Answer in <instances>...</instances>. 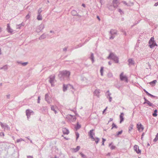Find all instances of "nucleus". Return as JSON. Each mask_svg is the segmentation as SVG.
Masks as SVG:
<instances>
[{
    "instance_id": "c9c22d12",
    "label": "nucleus",
    "mask_w": 158,
    "mask_h": 158,
    "mask_svg": "<svg viewBox=\"0 0 158 158\" xmlns=\"http://www.w3.org/2000/svg\"><path fill=\"white\" fill-rule=\"evenodd\" d=\"M112 127L111 128V129H113L114 127L115 128H117L118 127L114 123H113L112 124Z\"/></svg>"
},
{
    "instance_id": "79ce46f5",
    "label": "nucleus",
    "mask_w": 158,
    "mask_h": 158,
    "mask_svg": "<svg viewBox=\"0 0 158 158\" xmlns=\"http://www.w3.org/2000/svg\"><path fill=\"white\" fill-rule=\"evenodd\" d=\"M156 80H153V81H152V82H151L150 83V84L151 85H152V84L154 85V84H155V83H156Z\"/></svg>"
},
{
    "instance_id": "f03ea898",
    "label": "nucleus",
    "mask_w": 158,
    "mask_h": 158,
    "mask_svg": "<svg viewBox=\"0 0 158 158\" xmlns=\"http://www.w3.org/2000/svg\"><path fill=\"white\" fill-rule=\"evenodd\" d=\"M107 58L113 60L115 63H118L119 61L118 57L114 53L112 52L110 53Z\"/></svg>"
},
{
    "instance_id": "6ab92c4d",
    "label": "nucleus",
    "mask_w": 158,
    "mask_h": 158,
    "mask_svg": "<svg viewBox=\"0 0 158 158\" xmlns=\"http://www.w3.org/2000/svg\"><path fill=\"white\" fill-rule=\"evenodd\" d=\"M51 110L54 111L55 114H56L57 113V107L56 106H51Z\"/></svg>"
},
{
    "instance_id": "052dcab7",
    "label": "nucleus",
    "mask_w": 158,
    "mask_h": 158,
    "mask_svg": "<svg viewBox=\"0 0 158 158\" xmlns=\"http://www.w3.org/2000/svg\"><path fill=\"white\" fill-rule=\"evenodd\" d=\"M113 119L112 118H110V120L108 122V123H109L110 122L112 121L113 120Z\"/></svg>"
},
{
    "instance_id": "4c0bfd02",
    "label": "nucleus",
    "mask_w": 158,
    "mask_h": 158,
    "mask_svg": "<svg viewBox=\"0 0 158 158\" xmlns=\"http://www.w3.org/2000/svg\"><path fill=\"white\" fill-rule=\"evenodd\" d=\"M81 125L79 124L78 123L77 124V126L76 127V129H78L81 127Z\"/></svg>"
},
{
    "instance_id": "cd10ccee",
    "label": "nucleus",
    "mask_w": 158,
    "mask_h": 158,
    "mask_svg": "<svg viewBox=\"0 0 158 158\" xmlns=\"http://www.w3.org/2000/svg\"><path fill=\"white\" fill-rule=\"evenodd\" d=\"M112 143H110L109 145V146L110 147V148L111 149L113 150L115 149V146L112 145Z\"/></svg>"
},
{
    "instance_id": "ddd939ff",
    "label": "nucleus",
    "mask_w": 158,
    "mask_h": 158,
    "mask_svg": "<svg viewBox=\"0 0 158 158\" xmlns=\"http://www.w3.org/2000/svg\"><path fill=\"white\" fill-rule=\"evenodd\" d=\"M128 65L129 66L131 65H133L135 64V62L133 60L132 58L129 59L128 60Z\"/></svg>"
},
{
    "instance_id": "f3484780",
    "label": "nucleus",
    "mask_w": 158,
    "mask_h": 158,
    "mask_svg": "<svg viewBox=\"0 0 158 158\" xmlns=\"http://www.w3.org/2000/svg\"><path fill=\"white\" fill-rule=\"evenodd\" d=\"M100 90L99 89L95 90L94 92V95L97 96L98 97H99L100 93Z\"/></svg>"
},
{
    "instance_id": "37998d69",
    "label": "nucleus",
    "mask_w": 158,
    "mask_h": 158,
    "mask_svg": "<svg viewBox=\"0 0 158 158\" xmlns=\"http://www.w3.org/2000/svg\"><path fill=\"white\" fill-rule=\"evenodd\" d=\"M28 63V62H25L22 63V65L23 66H25Z\"/></svg>"
},
{
    "instance_id": "f8f14e48",
    "label": "nucleus",
    "mask_w": 158,
    "mask_h": 158,
    "mask_svg": "<svg viewBox=\"0 0 158 158\" xmlns=\"http://www.w3.org/2000/svg\"><path fill=\"white\" fill-rule=\"evenodd\" d=\"M45 99L48 103H51V98L49 96L48 94H46L45 95Z\"/></svg>"
},
{
    "instance_id": "de8ad7c7",
    "label": "nucleus",
    "mask_w": 158,
    "mask_h": 158,
    "mask_svg": "<svg viewBox=\"0 0 158 158\" xmlns=\"http://www.w3.org/2000/svg\"><path fill=\"white\" fill-rule=\"evenodd\" d=\"M68 49V47H65L63 48V51L64 52H66Z\"/></svg>"
},
{
    "instance_id": "7c9ffc66",
    "label": "nucleus",
    "mask_w": 158,
    "mask_h": 158,
    "mask_svg": "<svg viewBox=\"0 0 158 158\" xmlns=\"http://www.w3.org/2000/svg\"><path fill=\"white\" fill-rule=\"evenodd\" d=\"M46 36L47 35L45 34L44 33L40 36V38L41 39H44L46 38Z\"/></svg>"
},
{
    "instance_id": "a19ab883",
    "label": "nucleus",
    "mask_w": 158,
    "mask_h": 158,
    "mask_svg": "<svg viewBox=\"0 0 158 158\" xmlns=\"http://www.w3.org/2000/svg\"><path fill=\"white\" fill-rule=\"evenodd\" d=\"M82 46V45H81V44H79V45H77L76 46H75L74 48L73 49H76V48H77L81 47Z\"/></svg>"
},
{
    "instance_id": "20e7f679",
    "label": "nucleus",
    "mask_w": 158,
    "mask_h": 158,
    "mask_svg": "<svg viewBox=\"0 0 158 158\" xmlns=\"http://www.w3.org/2000/svg\"><path fill=\"white\" fill-rule=\"evenodd\" d=\"M55 76L54 75H51L49 77V81L50 83L51 84V85L52 86H54V81H55Z\"/></svg>"
},
{
    "instance_id": "e433bc0d",
    "label": "nucleus",
    "mask_w": 158,
    "mask_h": 158,
    "mask_svg": "<svg viewBox=\"0 0 158 158\" xmlns=\"http://www.w3.org/2000/svg\"><path fill=\"white\" fill-rule=\"evenodd\" d=\"M157 140H158V133L156 135V137L154 139V141L155 142L157 141Z\"/></svg>"
},
{
    "instance_id": "4d7b16f0",
    "label": "nucleus",
    "mask_w": 158,
    "mask_h": 158,
    "mask_svg": "<svg viewBox=\"0 0 158 158\" xmlns=\"http://www.w3.org/2000/svg\"><path fill=\"white\" fill-rule=\"evenodd\" d=\"M158 6V2L156 3L154 5V6Z\"/></svg>"
},
{
    "instance_id": "c03bdc74",
    "label": "nucleus",
    "mask_w": 158,
    "mask_h": 158,
    "mask_svg": "<svg viewBox=\"0 0 158 158\" xmlns=\"http://www.w3.org/2000/svg\"><path fill=\"white\" fill-rule=\"evenodd\" d=\"M50 32L51 33H52V34L51 35H50L49 37H52L51 36H52L54 34L55 32L54 31H50Z\"/></svg>"
},
{
    "instance_id": "39448f33",
    "label": "nucleus",
    "mask_w": 158,
    "mask_h": 158,
    "mask_svg": "<svg viewBox=\"0 0 158 158\" xmlns=\"http://www.w3.org/2000/svg\"><path fill=\"white\" fill-rule=\"evenodd\" d=\"M120 78L121 81H125L126 82H128V79L126 76L123 75V73L122 72L120 75Z\"/></svg>"
},
{
    "instance_id": "6e6d98bb",
    "label": "nucleus",
    "mask_w": 158,
    "mask_h": 158,
    "mask_svg": "<svg viewBox=\"0 0 158 158\" xmlns=\"http://www.w3.org/2000/svg\"><path fill=\"white\" fill-rule=\"evenodd\" d=\"M22 23H21L20 24H19L18 26V27H17L18 28H20V27H21V26L22 25Z\"/></svg>"
},
{
    "instance_id": "4be33fe9",
    "label": "nucleus",
    "mask_w": 158,
    "mask_h": 158,
    "mask_svg": "<svg viewBox=\"0 0 158 158\" xmlns=\"http://www.w3.org/2000/svg\"><path fill=\"white\" fill-rule=\"evenodd\" d=\"M144 91L149 96L151 97L152 98H155L156 97V96H154L150 94L145 89H143Z\"/></svg>"
},
{
    "instance_id": "0e129e2a",
    "label": "nucleus",
    "mask_w": 158,
    "mask_h": 158,
    "mask_svg": "<svg viewBox=\"0 0 158 158\" xmlns=\"http://www.w3.org/2000/svg\"><path fill=\"white\" fill-rule=\"evenodd\" d=\"M97 18L99 20V21L100 20V19L98 16H97Z\"/></svg>"
},
{
    "instance_id": "bb28decb",
    "label": "nucleus",
    "mask_w": 158,
    "mask_h": 158,
    "mask_svg": "<svg viewBox=\"0 0 158 158\" xmlns=\"http://www.w3.org/2000/svg\"><path fill=\"white\" fill-rule=\"evenodd\" d=\"M8 69V67L7 65H6L0 68V69H4V70H7Z\"/></svg>"
},
{
    "instance_id": "f257e3e1",
    "label": "nucleus",
    "mask_w": 158,
    "mask_h": 158,
    "mask_svg": "<svg viewBox=\"0 0 158 158\" xmlns=\"http://www.w3.org/2000/svg\"><path fill=\"white\" fill-rule=\"evenodd\" d=\"M70 73L69 71L64 70L60 71L58 74V77L61 81L68 80L69 79Z\"/></svg>"
},
{
    "instance_id": "58836bf2",
    "label": "nucleus",
    "mask_w": 158,
    "mask_h": 158,
    "mask_svg": "<svg viewBox=\"0 0 158 158\" xmlns=\"http://www.w3.org/2000/svg\"><path fill=\"white\" fill-rule=\"evenodd\" d=\"M103 67H101V69L100 70V72L101 73V76H102L103 75Z\"/></svg>"
},
{
    "instance_id": "0eeeda50",
    "label": "nucleus",
    "mask_w": 158,
    "mask_h": 158,
    "mask_svg": "<svg viewBox=\"0 0 158 158\" xmlns=\"http://www.w3.org/2000/svg\"><path fill=\"white\" fill-rule=\"evenodd\" d=\"M134 149L138 154L141 153V151L139 149V147L138 145H135L134 146Z\"/></svg>"
},
{
    "instance_id": "3c124183",
    "label": "nucleus",
    "mask_w": 158,
    "mask_h": 158,
    "mask_svg": "<svg viewBox=\"0 0 158 158\" xmlns=\"http://www.w3.org/2000/svg\"><path fill=\"white\" fill-rule=\"evenodd\" d=\"M30 17V16L29 14H27L26 16V18L27 19H28Z\"/></svg>"
},
{
    "instance_id": "393cba45",
    "label": "nucleus",
    "mask_w": 158,
    "mask_h": 158,
    "mask_svg": "<svg viewBox=\"0 0 158 158\" xmlns=\"http://www.w3.org/2000/svg\"><path fill=\"white\" fill-rule=\"evenodd\" d=\"M80 148V146H77L76 148H73V152H77L79 150Z\"/></svg>"
},
{
    "instance_id": "bf43d9fd",
    "label": "nucleus",
    "mask_w": 158,
    "mask_h": 158,
    "mask_svg": "<svg viewBox=\"0 0 158 158\" xmlns=\"http://www.w3.org/2000/svg\"><path fill=\"white\" fill-rule=\"evenodd\" d=\"M37 102L38 103H40V96L38 97Z\"/></svg>"
},
{
    "instance_id": "49530a36",
    "label": "nucleus",
    "mask_w": 158,
    "mask_h": 158,
    "mask_svg": "<svg viewBox=\"0 0 158 158\" xmlns=\"http://www.w3.org/2000/svg\"><path fill=\"white\" fill-rule=\"evenodd\" d=\"M76 139L77 140L79 136V134L78 132L76 133Z\"/></svg>"
},
{
    "instance_id": "69168bd1",
    "label": "nucleus",
    "mask_w": 158,
    "mask_h": 158,
    "mask_svg": "<svg viewBox=\"0 0 158 158\" xmlns=\"http://www.w3.org/2000/svg\"><path fill=\"white\" fill-rule=\"evenodd\" d=\"M82 6L84 7H85V5L84 4H82Z\"/></svg>"
},
{
    "instance_id": "a878e982",
    "label": "nucleus",
    "mask_w": 158,
    "mask_h": 158,
    "mask_svg": "<svg viewBox=\"0 0 158 158\" xmlns=\"http://www.w3.org/2000/svg\"><path fill=\"white\" fill-rule=\"evenodd\" d=\"M90 58L92 60V63H93L94 62V55L93 53H91V56H90Z\"/></svg>"
},
{
    "instance_id": "c85d7f7f",
    "label": "nucleus",
    "mask_w": 158,
    "mask_h": 158,
    "mask_svg": "<svg viewBox=\"0 0 158 158\" xmlns=\"http://www.w3.org/2000/svg\"><path fill=\"white\" fill-rule=\"evenodd\" d=\"M133 125L132 124H131L130 126L129 127V130L128 132L129 133H130L131 131V130L133 129Z\"/></svg>"
},
{
    "instance_id": "864d4df0",
    "label": "nucleus",
    "mask_w": 158,
    "mask_h": 158,
    "mask_svg": "<svg viewBox=\"0 0 158 158\" xmlns=\"http://www.w3.org/2000/svg\"><path fill=\"white\" fill-rule=\"evenodd\" d=\"M4 134L3 132H0V136H4Z\"/></svg>"
},
{
    "instance_id": "9b49d317",
    "label": "nucleus",
    "mask_w": 158,
    "mask_h": 158,
    "mask_svg": "<svg viewBox=\"0 0 158 158\" xmlns=\"http://www.w3.org/2000/svg\"><path fill=\"white\" fill-rule=\"evenodd\" d=\"M113 4L114 8H115L117 7L119 3L118 0H113Z\"/></svg>"
},
{
    "instance_id": "09e8293b",
    "label": "nucleus",
    "mask_w": 158,
    "mask_h": 158,
    "mask_svg": "<svg viewBox=\"0 0 158 158\" xmlns=\"http://www.w3.org/2000/svg\"><path fill=\"white\" fill-rule=\"evenodd\" d=\"M102 145H104V142H105V141H106V139H104V138H102Z\"/></svg>"
},
{
    "instance_id": "e2e57ef3",
    "label": "nucleus",
    "mask_w": 158,
    "mask_h": 158,
    "mask_svg": "<svg viewBox=\"0 0 158 158\" xmlns=\"http://www.w3.org/2000/svg\"><path fill=\"white\" fill-rule=\"evenodd\" d=\"M27 158H33V157L31 156H27Z\"/></svg>"
},
{
    "instance_id": "b1692460",
    "label": "nucleus",
    "mask_w": 158,
    "mask_h": 158,
    "mask_svg": "<svg viewBox=\"0 0 158 158\" xmlns=\"http://www.w3.org/2000/svg\"><path fill=\"white\" fill-rule=\"evenodd\" d=\"M71 14L73 16H76L77 15V13L76 10H73L71 11Z\"/></svg>"
},
{
    "instance_id": "473e14b6",
    "label": "nucleus",
    "mask_w": 158,
    "mask_h": 158,
    "mask_svg": "<svg viewBox=\"0 0 158 158\" xmlns=\"http://www.w3.org/2000/svg\"><path fill=\"white\" fill-rule=\"evenodd\" d=\"M44 27V24L43 23H42L40 25V31H41V30H43Z\"/></svg>"
},
{
    "instance_id": "4468645a",
    "label": "nucleus",
    "mask_w": 158,
    "mask_h": 158,
    "mask_svg": "<svg viewBox=\"0 0 158 158\" xmlns=\"http://www.w3.org/2000/svg\"><path fill=\"white\" fill-rule=\"evenodd\" d=\"M117 31L113 29H111L110 31V33L111 35H116L117 33Z\"/></svg>"
},
{
    "instance_id": "680f3d73",
    "label": "nucleus",
    "mask_w": 158,
    "mask_h": 158,
    "mask_svg": "<svg viewBox=\"0 0 158 158\" xmlns=\"http://www.w3.org/2000/svg\"><path fill=\"white\" fill-rule=\"evenodd\" d=\"M143 98L145 100V102H147L148 101L146 98L145 97H144Z\"/></svg>"
},
{
    "instance_id": "a211bd4d",
    "label": "nucleus",
    "mask_w": 158,
    "mask_h": 158,
    "mask_svg": "<svg viewBox=\"0 0 158 158\" xmlns=\"http://www.w3.org/2000/svg\"><path fill=\"white\" fill-rule=\"evenodd\" d=\"M62 130L64 134L68 135L69 133V131L66 128H63Z\"/></svg>"
},
{
    "instance_id": "dca6fc26",
    "label": "nucleus",
    "mask_w": 158,
    "mask_h": 158,
    "mask_svg": "<svg viewBox=\"0 0 158 158\" xmlns=\"http://www.w3.org/2000/svg\"><path fill=\"white\" fill-rule=\"evenodd\" d=\"M7 31L10 33H12L13 32V30H12L10 27V25L9 24H7Z\"/></svg>"
},
{
    "instance_id": "1a4fd4ad",
    "label": "nucleus",
    "mask_w": 158,
    "mask_h": 158,
    "mask_svg": "<svg viewBox=\"0 0 158 158\" xmlns=\"http://www.w3.org/2000/svg\"><path fill=\"white\" fill-rule=\"evenodd\" d=\"M137 128L139 132L142 131L144 128L143 126L141 123L137 125Z\"/></svg>"
},
{
    "instance_id": "2eb2a0df",
    "label": "nucleus",
    "mask_w": 158,
    "mask_h": 158,
    "mask_svg": "<svg viewBox=\"0 0 158 158\" xmlns=\"http://www.w3.org/2000/svg\"><path fill=\"white\" fill-rule=\"evenodd\" d=\"M0 125L2 128H4V129L7 128L8 130H10V127L7 124H3L2 123L0 122Z\"/></svg>"
},
{
    "instance_id": "338daca9",
    "label": "nucleus",
    "mask_w": 158,
    "mask_h": 158,
    "mask_svg": "<svg viewBox=\"0 0 158 158\" xmlns=\"http://www.w3.org/2000/svg\"><path fill=\"white\" fill-rule=\"evenodd\" d=\"M110 153H108V154H107V156H110Z\"/></svg>"
},
{
    "instance_id": "412c9836",
    "label": "nucleus",
    "mask_w": 158,
    "mask_h": 158,
    "mask_svg": "<svg viewBox=\"0 0 158 158\" xmlns=\"http://www.w3.org/2000/svg\"><path fill=\"white\" fill-rule=\"evenodd\" d=\"M124 114L123 113H121L120 115V123H121L124 120L123 116Z\"/></svg>"
},
{
    "instance_id": "a18cd8bd",
    "label": "nucleus",
    "mask_w": 158,
    "mask_h": 158,
    "mask_svg": "<svg viewBox=\"0 0 158 158\" xmlns=\"http://www.w3.org/2000/svg\"><path fill=\"white\" fill-rule=\"evenodd\" d=\"M121 32L123 33V34L124 35H127V34H126V31L123 29H122L121 30Z\"/></svg>"
},
{
    "instance_id": "423d86ee",
    "label": "nucleus",
    "mask_w": 158,
    "mask_h": 158,
    "mask_svg": "<svg viewBox=\"0 0 158 158\" xmlns=\"http://www.w3.org/2000/svg\"><path fill=\"white\" fill-rule=\"evenodd\" d=\"M33 112L31 110L27 109L26 110V115L27 116V118L28 120L29 118L30 117V115L31 114H33Z\"/></svg>"
},
{
    "instance_id": "9d476101",
    "label": "nucleus",
    "mask_w": 158,
    "mask_h": 158,
    "mask_svg": "<svg viewBox=\"0 0 158 158\" xmlns=\"http://www.w3.org/2000/svg\"><path fill=\"white\" fill-rule=\"evenodd\" d=\"M68 87H70V88L73 89V86L71 85L70 84H69L67 85H63V91L64 92L65 91L67 90V88Z\"/></svg>"
},
{
    "instance_id": "aec40b11",
    "label": "nucleus",
    "mask_w": 158,
    "mask_h": 158,
    "mask_svg": "<svg viewBox=\"0 0 158 158\" xmlns=\"http://www.w3.org/2000/svg\"><path fill=\"white\" fill-rule=\"evenodd\" d=\"M107 93H108V95H107V98H109V101L110 102H111L112 100V98L110 96V95H111V94L110 93H109V91H108L106 93V94Z\"/></svg>"
},
{
    "instance_id": "774afa93",
    "label": "nucleus",
    "mask_w": 158,
    "mask_h": 158,
    "mask_svg": "<svg viewBox=\"0 0 158 158\" xmlns=\"http://www.w3.org/2000/svg\"><path fill=\"white\" fill-rule=\"evenodd\" d=\"M108 64L109 65H111V63L110 61H109L108 62Z\"/></svg>"
},
{
    "instance_id": "7ed1b4c3",
    "label": "nucleus",
    "mask_w": 158,
    "mask_h": 158,
    "mask_svg": "<svg viewBox=\"0 0 158 158\" xmlns=\"http://www.w3.org/2000/svg\"><path fill=\"white\" fill-rule=\"evenodd\" d=\"M149 46L151 48H154L155 46H157L156 43L155 42L154 40V38L153 37H151L149 41Z\"/></svg>"
},
{
    "instance_id": "2f4dec72",
    "label": "nucleus",
    "mask_w": 158,
    "mask_h": 158,
    "mask_svg": "<svg viewBox=\"0 0 158 158\" xmlns=\"http://www.w3.org/2000/svg\"><path fill=\"white\" fill-rule=\"evenodd\" d=\"M157 110H155L154 111V113L152 114V115L154 117H156L157 116Z\"/></svg>"
},
{
    "instance_id": "8fccbe9b",
    "label": "nucleus",
    "mask_w": 158,
    "mask_h": 158,
    "mask_svg": "<svg viewBox=\"0 0 158 158\" xmlns=\"http://www.w3.org/2000/svg\"><path fill=\"white\" fill-rule=\"evenodd\" d=\"M115 37V36L113 35H111L110 37V39H113Z\"/></svg>"
},
{
    "instance_id": "5701e85b",
    "label": "nucleus",
    "mask_w": 158,
    "mask_h": 158,
    "mask_svg": "<svg viewBox=\"0 0 158 158\" xmlns=\"http://www.w3.org/2000/svg\"><path fill=\"white\" fill-rule=\"evenodd\" d=\"M145 103H147L149 106H151L153 107L154 105L152 103H151L148 100L147 102H144L143 103L144 104Z\"/></svg>"
},
{
    "instance_id": "5fc2aeb1",
    "label": "nucleus",
    "mask_w": 158,
    "mask_h": 158,
    "mask_svg": "<svg viewBox=\"0 0 158 158\" xmlns=\"http://www.w3.org/2000/svg\"><path fill=\"white\" fill-rule=\"evenodd\" d=\"M23 140V139H17V142H18V143H19L21 141Z\"/></svg>"
},
{
    "instance_id": "f704fd0d",
    "label": "nucleus",
    "mask_w": 158,
    "mask_h": 158,
    "mask_svg": "<svg viewBox=\"0 0 158 158\" xmlns=\"http://www.w3.org/2000/svg\"><path fill=\"white\" fill-rule=\"evenodd\" d=\"M80 154L81 155V157L82 158H88L86 156V155H85L82 152L80 153Z\"/></svg>"
},
{
    "instance_id": "c756f323",
    "label": "nucleus",
    "mask_w": 158,
    "mask_h": 158,
    "mask_svg": "<svg viewBox=\"0 0 158 158\" xmlns=\"http://www.w3.org/2000/svg\"><path fill=\"white\" fill-rule=\"evenodd\" d=\"M94 139H92L93 140V141L94 140L95 141V142L97 144L98 143V142L99 140V138L98 137H95V138H94Z\"/></svg>"
},
{
    "instance_id": "ea45409f",
    "label": "nucleus",
    "mask_w": 158,
    "mask_h": 158,
    "mask_svg": "<svg viewBox=\"0 0 158 158\" xmlns=\"http://www.w3.org/2000/svg\"><path fill=\"white\" fill-rule=\"evenodd\" d=\"M38 16L37 17V19L38 20H40V9L38 10Z\"/></svg>"
},
{
    "instance_id": "603ef678",
    "label": "nucleus",
    "mask_w": 158,
    "mask_h": 158,
    "mask_svg": "<svg viewBox=\"0 0 158 158\" xmlns=\"http://www.w3.org/2000/svg\"><path fill=\"white\" fill-rule=\"evenodd\" d=\"M6 98L7 99H9L10 98V94H8L6 95Z\"/></svg>"
},
{
    "instance_id": "72a5a7b5",
    "label": "nucleus",
    "mask_w": 158,
    "mask_h": 158,
    "mask_svg": "<svg viewBox=\"0 0 158 158\" xmlns=\"http://www.w3.org/2000/svg\"><path fill=\"white\" fill-rule=\"evenodd\" d=\"M123 132V131L121 130L120 131H118L117 133L115 135V136H118L119 135H120L122 134Z\"/></svg>"
},
{
    "instance_id": "13d9d810",
    "label": "nucleus",
    "mask_w": 158,
    "mask_h": 158,
    "mask_svg": "<svg viewBox=\"0 0 158 158\" xmlns=\"http://www.w3.org/2000/svg\"><path fill=\"white\" fill-rule=\"evenodd\" d=\"M144 133H143V134H142V135H141V139H142L143 138V136L144 135Z\"/></svg>"
},
{
    "instance_id": "6e6552de",
    "label": "nucleus",
    "mask_w": 158,
    "mask_h": 158,
    "mask_svg": "<svg viewBox=\"0 0 158 158\" xmlns=\"http://www.w3.org/2000/svg\"><path fill=\"white\" fill-rule=\"evenodd\" d=\"M94 129L90 130L88 133L89 135L92 139H94L93 136V135H95V133L94 132Z\"/></svg>"
}]
</instances>
